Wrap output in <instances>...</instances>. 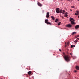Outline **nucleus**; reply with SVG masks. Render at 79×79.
I'll return each mask as SVG.
<instances>
[{
	"label": "nucleus",
	"mask_w": 79,
	"mask_h": 79,
	"mask_svg": "<svg viewBox=\"0 0 79 79\" xmlns=\"http://www.w3.org/2000/svg\"><path fill=\"white\" fill-rule=\"evenodd\" d=\"M64 60L68 62V61H70V60L69 59V57L67 55H65L64 53Z\"/></svg>",
	"instance_id": "nucleus-1"
},
{
	"label": "nucleus",
	"mask_w": 79,
	"mask_h": 79,
	"mask_svg": "<svg viewBox=\"0 0 79 79\" xmlns=\"http://www.w3.org/2000/svg\"><path fill=\"white\" fill-rule=\"evenodd\" d=\"M56 10L57 13L61 14L63 12V10L61 9L60 10L59 8H56Z\"/></svg>",
	"instance_id": "nucleus-2"
},
{
	"label": "nucleus",
	"mask_w": 79,
	"mask_h": 79,
	"mask_svg": "<svg viewBox=\"0 0 79 79\" xmlns=\"http://www.w3.org/2000/svg\"><path fill=\"white\" fill-rule=\"evenodd\" d=\"M70 21H71V23L73 25H75L76 24V23L75 22H74V21L75 20H74L73 18H70Z\"/></svg>",
	"instance_id": "nucleus-3"
},
{
	"label": "nucleus",
	"mask_w": 79,
	"mask_h": 79,
	"mask_svg": "<svg viewBox=\"0 0 79 79\" xmlns=\"http://www.w3.org/2000/svg\"><path fill=\"white\" fill-rule=\"evenodd\" d=\"M66 26L67 27H68L71 28V27H72V25L71 24H68V25H66Z\"/></svg>",
	"instance_id": "nucleus-4"
},
{
	"label": "nucleus",
	"mask_w": 79,
	"mask_h": 79,
	"mask_svg": "<svg viewBox=\"0 0 79 79\" xmlns=\"http://www.w3.org/2000/svg\"><path fill=\"white\" fill-rule=\"evenodd\" d=\"M46 18H49L50 17V15L49 14V12H47V15L46 16Z\"/></svg>",
	"instance_id": "nucleus-5"
},
{
	"label": "nucleus",
	"mask_w": 79,
	"mask_h": 79,
	"mask_svg": "<svg viewBox=\"0 0 79 79\" xmlns=\"http://www.w3.org/2000/svg\"><path fill=\"white\" fill-rule=\"evenodd\" d=\"M75 28L76 29H78V28H79V25H76L75 26Z\"/></svg>",
	"instance_id": "nucleus-6"
},
{
	"label": "nucleus",
	"mask_w": 79,
	"mask_h": 79,
	"mask_svg": "<svg viewBox=\"0 0 79 79\" xmlns=\"http://www.w3.org/2000/svg\"><path fill=\"white\" fill-rule=\"evenodd\" d=\"M37 4L38 5V6H42V4H41L40 3V2H38Z\"/></svg>",
	"instance_id": "nucleus-7"
},
{
	"label": "nucleus",
	"mask_w": 79,
	"mask_h": 79,
	"mask_svg": "<svg viewBox=\"0 0 79 79\" xmlns=\"http://www.w3.org/2000/svg\"><path fill=\"white\" fill-rule=\"evenodd\" d=\"M76 13H75V15H79V11H76Z\"/></svg>",
	"instance_id": "nucleus-8"
},
{
	"label": "nucleus",
	"mask_w": 79,
	"mask_h": 79,
	"mask_svg": "<svg viewBox=\"0 0 79 79\" xmlns=\"http://www.w3.org/2000/svg\"><path fill=\"white\" fill-rule=\"evenodd\" d=\"M27 73L28 74H29V75H30L31 74V73H32V72L29 71V72H28Z\"/></svg>",
	"instance_id": "nucleus-9"
},
{
	"label": "nucleus",
	"mask_w": 79,
	"mask_h": 79,
	"mask_svg": "<svg viewBox=\"0 0 79 79\" xmlns=\"http://www.w3.org/2000/svg\"><path fill=\"white\" fill-rule=\"evenodd\" d=\"M48 19H45V23H48Z\"/></svg>",
	"instance_id": "nucleus-10"
},
{
	"label": "nucleus",
	"mask_w": 79,
	"mask_h": 79,
	"mask_svg": "<svg viewBox=\"0 0 79 79\" xmlns=\"http://www.w3.org/2000/svg\"><path fill=\"white\" fill-rule=\"evenodd\" d=\"M46 24H49L50 25H51V23L49 22H48L46 23Z\"/></svg>",
	"instance_id": "nucleus-11"
},
{
	"label": "nucleus",
	"mask_w": 79,
	"mask_h": 79,
	"mask_svg": "<svg viewBox=\"0 0 79 79\" xmlns=\"http://www.w3.org/2000/svg\"><path fill=\"white\" fill-rule=\"evenodd\" d=\"M76 69L77 70H79V67L78 66H76Z\"/></svg>",
	"instance_id": "nucleus-12"
},
{
	"label": "nucleus",
	"mask_w": 79,
	"mask_h": 79,
	"mask_svg": "<svg viewBox=\"0 0 79 79\" xmlns=\"http://www.w3.org/2000/svg\"><path fill=\"white\" fill-rule=\"evenodd\" d=\"M51 18L53 20H55V18L53 16H51Z\"/></svg>",
	"instance_id": "nucleus-13"
},
{
	"label": "nucleus",
	"mask_w": 79,
	"mask_h": 79,
	"mask_svg": "<svg viewBox=\"0 0 79 79\" xmlns=\"http://www.w3.org/2000/svg\"><path fill=\"white\" fill-rule=\"evenodd\" d=\"M58 21V19H56L55 20V23H57Z\"/></svg>",
	"instance_id": "nucleus-14"
},
{
	"label": "nucleus",
	"mask_w": 79,
	"mask_h": 79,
	"mask_svg": "<svg viewBox=\"0 0 79 79\" xmlns=\"http://www.w3.org/2000/svg\"><path fill=\"white\" fill-rule=\"evenodd\" d=\"M74 34H76V32H73V33H72V35H74Z\"/></svg>",
	"instance_id": "nucleus-15"
},
{
	"label": "nucleus",
	"mask_w": 79,
	"mask_h": 79,
	"mask_svg": "<svg viewBox=\"0 0 79 79\" xmlns=\"http://www.w3.org/2000/svg\"><path fill=\"white\" fill-rule=\"evenodd\" d=\"M64 17H65V18H66V17L68 16V15L65 14L64 15Z\"/></svg>",
	"instance_id": "nucleus-16"
},
{
	"label": "nucleus",
	"mask_w": 79,
	"mask_h": 79,
	"mask_svg": "<svg viewBox=\"0 0 79 79\" xmlns=\"http://www.w3.org/2000/svg\"><path fill=\"white\" fill-rule=\"evenodd\" d=\"M60 24H61V22H60L58 23V26H60Z\"/></svg>",
	"instance_id": "nucleus-17"
},
{
	"label": "nucleus",
	"mask_w": 79,
	"mask_h": 79,
	"mask_svg": "<svg viewBox=\"0 0 79 79\" xmlns=\"http://www.w3.org/2000/svg\"><path fill=\"white\" fill-rule=\"evenodd\" d=\"M71 8H75V7H74L73 6H71Z\"/></svg>",
	"instance_id": "nucleus-18"
},
{
	"label": "nucleus",
	"mask_w": 79,
	"mask_h": 79,
	"mask_svg": "<svg viewBox=\"0 0 79 79\" xmlns=\"http://www.w3.org/2000/svg\"><path fill=\"white\" fill-rule=\"evenodd\" d=\"M65 12V10H63V12H62L63 14H64V12Z\"/></svg>",
	"instance_id": "nucleus-19"
},
{
	"label": "nucleus",
	"mask_w": 79,
	"mask_h": 79,
	"mask_svg": "<svg viewBox=\"0 0 79 79\" xmlns=\"http://www.w3.org/2000/svg\"><path fill=\"white\" fill-rule=\"evenodd\" d=\"M74 42L75 43H76V42H77V40H75Z\"/></svg>",
	"instance_id": "nucleus-20"
},
{
	"label": "nucleus",
	"mask_w": 79,
	"mask_h": 79,
	"mask_svg": "<svg viewBox=\"0 0 79 79\" xmlns=\"http://www.w3.org/2000/svg\"><path fill=\"white\" fill-rule=\"evenodd\" d=\"M73 47H74L73 46V45H72L71 46V48H73Z\"/></svg>",
	"instance_id": "nucleus-21"
},
{
	"label": "nucleus",
	"mask_w": 79,
	"mask_h": 79,
	"mask_svg": "<svg viewBox=\"0 0 79 79\" xmlns=\"http://www.w3.org/2000/svg\"><path fill=\"white\" fill-rule=\"evenodd\" d=\"M74 72H75V73H77V71H76V70H75V71H74Z\"/></svg>",
	"instance_id": "nucleus-22"
},
{
	"label": "nucleus",
	"mask_w": 79,
	"mask_h": 79,
	"mask_svg": "<svg viewBox=\"0 0 79 79\" xmlns=\"http://www.w3.org/2000/svg\"><path fill=\"white\" fill-rule=\"evenodd\" d=\"M59 51H60V52H61V50L60 49H59Z\"/></svg>",
	"instance_id": "nucleus-23"
},
{
	"label": "nucleus",
	"mask_w": 79,
	"mask_h": 79,
	"mask_svg": "<svg viewBox=\"0 0 79 79\" xmlns=\"http://www.w3.org/2000/svg\"><path fill=\"white\" fill-rule=\"evenodd\" d=\"M70 55H72V53H70Z\"/></svg>",
	"instance_id": "nucleus-24"
},
{
	"label": "nucleus",
	"mask_w": 79,
	"mask_h": 79,
	"mask_svg": "<svg viewBox=\"0 0 79 79\" xmlns=\"http://www.w3.org/2000/svg\"><path fill=\"white\" fill-rule=\"evenodd\" d=\"M77 39V40H79V38H78Z\"/></svg>",
	"instance_id": "nucleus-25"
},
{
	"label": "nucleus",
	"mask_w": 79,
	"mask_h": 79,
	"mask_svg": "<svg viewBox=\"0 0 79 79\" xmlns=\"http://www.w3.org/2000/svg\"><path fill=\"white\" fill-rule=\"evenodd\" d=\"M73 47H75V45H73Z\"/></svg>",
	"instance_id": "nucleus-26"
},
{
	"label": "nucleus",
	"mask_w": 79,
	"mask_h": 79,
	"mask_svg": "<svg viewBox=\"0 0 79 79\" xmlns=\"http://www.w3.org/2000/svg\"><path fill=\"white\" fill-rule=\"evenodd\" d=\"M73 59L74 60V59H75L74 57H73Z\"/></svg>",
	"instance_id": "nucleus-27"
},
{
	"label": "nucleus",
	"mask_w": 79,
	"mask_h": 79,
	"mask_svg": "<svg viewBox=\"0 0 79 79\" xmlns=\"http://www.w3.org/2000/svg\"><path fill=\"white\" fill-rule=\"evenodd\" d=\"M67 44L68 45H69V43H68Z\"/></svg>",
	"instance_id": "nucleus-28"
},
{
	"label": "nucleus",
	"mask_w": 79,
	"mask_h": 79,
	"mask_svg": "<svg viewBox=\"0 0 79 79\" xmlns=\"http://www.w3.org/2000/svg\"><path fill=\"white\" fill-rule=\"evenodd\" d=\"M72 1H73V0H71V2H72Z\"/></svg>",
	"instance_id": "nucleus-29"
},
{
	"label": "nucleus",
	"mask_w": 79,
	"mask_h": 79,
	"mask_svg": "<svg viewBox=\"0 0 79 79\" xmlns=\"http://www.w3.org/2000/svg\"><path fill=\"white\" fill-rule=\"evenodd\" d=\"M68 1H70V0H67Z\"/></svg>",
	"instance_id": "nucleus-30"
},
{
	"label": "nucleus",
	"mask_w": 79,
	"mask_h": 79,
	"mask_svg": "<svg viewBox=\"0 0 79 79\" xmlns=\"http://www.w3.org/2000/svg\"><path fill=\"white\" fill-rule=\"evenodd\" d=\"M70 10V11H72V10Z\"/></svg>",
	"instance_id": "nucleus-31"
},
{
	"label": "nucleus",
	"mask_w": 79,
	"mask_h": 79,
	"mask_svg": "<svg viewBox=\"0 0 79 79\" xmlns=\"http://www.w3.org/2000/svg\"><path fill=\"white\" fill-rule=\"evenodd\" d=\"M67 13V12H66V13H65V14H66Z\"/></svg>",
	"instance_id": "nucleus-32"
},
{
	"label": "nucleus",
	"mask_w": 79,
	"mask_h": 79,
	"mask_svg": "<svg viewBox=\"0 0 79 79\" xmlns=\"http://www.w3.org/2000/svg\"><path fill=\"white\" fill-rule=\"evenodd\" d=\"M63 18H64L63 17H62V18H63Z\"/></svg>",
	"instance_id": "nucleus-33"
},
{
	"label": "nucleus",
	"mask_w": 79,
	"mask_h": 79,
	"mask_svg": "<svg viewBox=\"0 0 79 79\" xmlns=\"http://www.w3.org/2000/svg\"><path fill=\"white\" fill-rule=\"evenodd\" d=\"M77 0L78 1H79V0Z\"/></svg>",
	"instance_id": "nucleus-34"
},
{
	"label": "nucleus",
	"mask_w": 79,
	"mask_h": 79,
	"mask_svg": "<svg viewBox=\"0 0 79 79\" xmlns=\"http://www.w3.org/2000/svg\"><path fill=\"white\" fill-rule=\"evenodd\" d=\"M78 37H79V35H78Z\"/></svg>",
	"instance_id": "nucleus-35"
},
{
	"label": "nucleus",
	"mask_w": 79,
	"mask_h": 79,
	"mask_svg": "<svg viewBox=\"0 0 79 79\" xmlns=\"http://www.w3.org/2000/svg\"><path fill=\"white\" fill-rule=\"evenodd\" d=\"M1 79H2V78H1Z\"/></svg>",
	"instance_id": "nucleus-36"
}]
</instances>
